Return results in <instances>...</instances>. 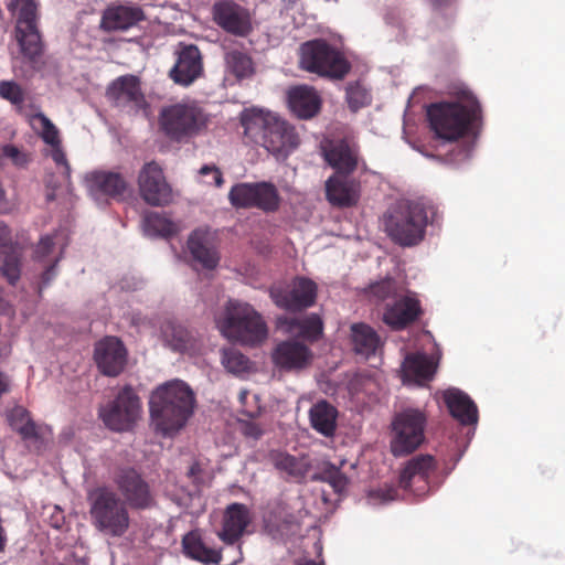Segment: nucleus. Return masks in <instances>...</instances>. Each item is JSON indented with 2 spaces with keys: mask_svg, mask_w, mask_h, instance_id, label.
Here are the masks:
<instances>
[{
  "mask_svg": "<svg viewBox=\"0 0 565 565\" xmlns=\"http://www.w3.org/2000/svg\"><path fill=\"white\" fill-rule=\"evenodd\" d=\"M54 236L45 235L41 237L33 252L34 262H44L45 258L53 252L54 248Z\"/></svg>",
  "mask_w": 565,
  "mask_h": 565,
  "instance_id": "obj_55",
  "label": "nucleus"
},
{
  "mask_svg": "<svg viewBox=\"0 0 565 565\" xmlns=\"http://www.w3.org/2000/svg\"><path fill=\"white\" fill-rule=\"evenodd\" d=\"M456 97L455 102H438L427 107L430 129L438 138L449 141L463 137L481 113L478 99L468 89H459Z\"/></svg>",
  "mask_w": 565,
  "mask_h": 565,
  "instance_id": "obj_3",
  "label": "nucleus"
},
{
  "mask_svg": "<svg viewBox=\"0 0 565 565\" xmlns=\"http://www.w3.org/2000/svg\"><path fill=\"white\" fill-rule=\"evenodd\" d=\"M6 542H7V537H6V534H4V530L0 525V553L4 550Z\"/></svg>",
  "mask_w": 565,
  "mask_h": 565,
  "instance_id": "obj_63",
  "label": "nucleus"
},
{
  "mask_svg": "<svg viewBox=\"0 0 565 565\" xmlns=\"http://www.w3.org/2000/svg\"><path fill=\"white\" fill-rule=\"evenodd\" d=\"M338 409L326 401L320 399V434L333 436L337 428Z\"/></svg>",
  "mask_w": 565,
  "mask_h": 565,
  "instance_id": "obj_48",
  "label": "nucleus"
},
{
  "mask_svg": "<svg viewBox=\"0 0 565 565\" xmlns=\"http://www.w3.org/2000/svg\"><path fill=\"white\" fill-rule=\"evenodd\" d=\"M188 249L192 258L206 269H214L220 262L218 252L214 245V234L207 228H198L188 239Z\"/></svg>",
  "mask_w": 565,
  "mask_h": 565,
  "instance_id": "obj_23",
  "label": "nucleus"
},
{
  "mask_svg": "<svg viewBox=\"0 0 565 565\" xmlns=\"http://www.w3.org/2000/svg\"><path fill=\"white\" fill-rule=\"evenodd\" d=\"M241 120L245 135L264 147L277 161H285L299 145L295 128L274 111L246 109Z\"/></svg>",
  "mask_w": 565,
  "mask_h": 565,
  "instance_id": "obj_1",
  "label": "nucleus"
},
{
  "mask_svg": "<svg viewBox=\"0 0 565 565\" xmlns=\"http://www.w3.org/2000/svg\"><path fill=\"white\" fill-rule=\"evenodd\" d=\"M61 257H55L53 262L44 269V271L41 275V282L39 286V292L41 294L42 289L47 287L51 281L55 278L57 271V264L60 262Z\"/></svg>",
  "mask_w": 565,
  "mask_h": 565,
  "instance_id": "obj_57",
  "label": "nucleus"
},
{
  "mask_svg": "<svg viewBox=\"0 0 565 565\" xmlns=\"http://www.w3.org/2000/svg\"><path fill=\"white\" fill-rule=\"evenodd\" d=\"M8 10L17 18L15 38L22 54L33 60L40 55L42 43L36 28V0H10Z\"/></svg>",
  "mask_w": 565,
  "mask_h": 565,
  "instance_id": "obj_8",
  "label": "nucleus"
},
{
  "mask_svg": "<svg viewBox=\"0 0 565 565\" xmlns=\"http://www.w3.org/2000/svg\"><path fill=\"white\" fill-rule=\"evenodd\" d=\"M426 214H387L384 226L393 242L402 246L418 244L425 233Z\"/></svg>",
  "mask_w": 565,
  "mask_h": 565,
  "instance_id": "obj_13",
  "label": "nucleus"
},
{
  "mask_svg": "<svg viewBox=\"0 0 565 565\" xmlns=\"http://www.w3.org/2000/svg\"><path fill=\"white\" fill-rule=\"evenodd\" d=\"M4 158H9L15 166H24L28 161L26 156L13 145L0 147Z\"/></svg>",
  "mask_w": 565,
  "mask_h": 565,
  "instance_id": "obj_56",
  "label": "nucleus"
},
{
  "mask_svg": "<svg viewBox=\"0 0 565 565\" xmlns=\"http://www.w3.org/2000/svg\"><path fill=\"white\" fill-rule=\"evenodd\" d=\"M269 459L277 470L296 480L302 479L311 466L307 456L295 457L282 451L270 452Z\"/></svg>",
  "mask_w": 565,
  "mask_h": 565,
  "instance_id": "obj_36",
  "label": "nucleus"
},
{
  "mask_svg": "<svg viewBox=\"0 0 565 565\" xmlns=\"http://www.w3.org/2000/svg\"><path fill=\"white\" fill-rule=\"evenodd\" d=\"M222 364L228 372L241 374L248 371L249 359L238 350L230 348L224 349L222 352Z\"/></svg>",
  "mask_w": 565,
  "mask_h": 565,
  "instance_id": "obj_47",
  "label": "nucleus"
},
{
  "mask_svg": "<svg viewBox=\"0 0 565 565\" xmlns=\"http://www.w3.org/2000/svg\"><path fill=\"white\" fill-rule=\"evenodd\" d=\"M107 96L118 106L139 110L145 106V96L138 78L126 75L114 81L107 89Z\"/></svg>",
  "mask_w": 565,
  "mask_h": 565,
  "instance_id": "obj_22",
  "label": "nucleus"
},
{
  "mask_svg": "<svg viewBox=\"0 0 565 565\" xmlns=\"http://www.w3.org/2000/svg\"><path fill=\"white\" fill-rule=\"evenodd\" d=\"M160 330L164 344L175 352H185L194 347L192 333L175 321H164Z\"/></svg>",
  "mask_w": 565,
  "mask_h": 565,
  "instance_id": "obj_35",
  "label": "nucleus"
},
{
  "mask_svg": "<svg viewBox=\"0 0 565 565\" xmlns=\"http://www.w3.org/2000/svg\"><path fill=\"white\" fill-rule=\"evenodd\" d=\"M159 129L170 140L186 142L204 131L209 115L195 100H182L161 108Z\"/></svg>",
  "mask_w": 565,
  "mask_h": 565,
  "instance_id": "obj_4",
  "label": "nucleus"
},
{
  "mask_svg": "<svg viewBox=\"0 0 565 565\" xmlns=\"http://www.w3.org/2000/svg\"><path fill=\"white\" fill-rule=\"evenodd\" d=\"M25 247L20 242L0 247V276L12 287L21 278Z\"/></svg>",
  "mask_w": 565,
  "mask_h": 565,
  "instance_id": "obj_29",
  "label": "nucleus"
},
{
  "mask_svg": "<svg viewBox=\"0 0 565 565\" xmlns=\"http://www.w3.org/2000/svg\"><path fill=\"white\" fill-rule=\"evenodd\" d=\"M274 303L286 311H301L313 305L316 284L307 278H296L288 285H276L270 288Z\"/></svg>",
  "mask_w": 565,
  "mask_h": 565,
  "instance_id": "obj_12",
  "label": "nucleus"
},
{
  "mask_svg": "<svg viewBox=\"0 0 565 565\" xmlns=\"http://www.w3.org/2000/svg\"><path fill=\"white\" fill-rule=\"evenodd\" d=\"M46 199H47L49 201L54 200V199H55V194H54L53 192H49V193L46 194Z\"/></svg>",
  "mask_w": 565,
  "mask_h": 565,
  "instance_id": "obj_64",
  "label": "nucleus"
},
{
  "mask_svg": "<svg viewBox=\"0 0 565 565\" xmlns=\"http://www.w3.org/2000/svg\"><path fill=\"white\" fill-rule=\"evenodd\" d=\"M226 71L233 74L237 79L250 77L254 74V64L246 53L232 50L225 54Z\"/></svg>",
  "mask_w": 565,
  "mask_h": 565,
  "instance_id": "obj_42",
  "label": "nucleus"
},
{
  "mask_svg": "<svg viewBox=\"0 0 565 565\" xmlns=\"http://www.w3.org/2000/svg\"><path fill=\"white\" fill-rule=\"evenodd\" d=\"M88 194L96 201L104 198L124 200L128 183L121 174L111 171H92L84 178Z\"/></svg>",
  "mask_w": 565,
  "mask_h": 565,
  "instance_id": "obj_19",
  "label": "nucleus"
},
{
  "mask_svg": "<svg viewBox=\"0 0 565 565\" xmlns=\"http://www.w3.org/2000/svg\"><path fill=\"white\" fill-rule=\"evenodd\" d=\"M29 122L46 146L50 143L56 145L61 140L58 129L42 111L31 115Z\"/></svg>",
  "mask_w": 565,
  "mask_h": 565,
  "instance_id": "obj_43",
  "label": "nucleus"
},
{
  "mask_svg": "<svg viewBox=\"0 0 565 565\" xmlns=\"http://www.w3.org/2000/svg\"><path fill=\"white\" fill-rule=\"evenodd\" d=\"M89 514L94 526L114 537L129 529L130 518L126 504L108 487H97L88 493Z\"/></svg>",
  "mask_w": 565,
  "mask_h": 565,
  "instance_id": "obj_6",
  "label": "nucleus"
},
{
  "mask_svg": "<svg viewBox=\"0 0 565 565\" xmlns=\"http://www.w3.org/2000/svg\"><path fill=\"white\" fill-rule=\"evenodd\" d=\"M372 384V377L365 373L354 372L348 374L347 388L351 396L365 391Z\"/></svg>",
  "mask_w": 565,
  "mask_h": 565,
  "instance_id": "obj_53",
  "label": "nucleus"
},
{
  "mask_svg": "<svg viewBox=\"0 0 565 565\" xmlns=\"http://www.w3.org/2000/svg\"><path fill=\"white\" fill-rule=\"evenodd\" d=\"M202 71V58L199 49L194 45H188L180 51L177 63L170 71V76L177 84L189 86L201 76Z\"/></svg>",
  "mask_w": 565,
  "mask_h": 565,
  "instance_id": "obj_26",
  "label": "nucleus"
},
{
  "mask_svg": "<svg viewBox=\"0 0 565 565\" xmlns=\"http://www.w3.org/2000/svg\"><path fill=\"white\" fill-rule=\"evenodd\" d=\"M15 241H12L11 238V231L10 228L0 222V247L4 244H14Z\"/></svg>",
  "mask_w": 565,
  "mask_h": 565,
  "instance_id": "obj_59",
  "label": "nucleus"
},
{
  "mask_svg": "<svg viewBox=\"0 0 565 565\" xmlns=\"http://www.w3.org/2000/svg\"><path fill=\"white\" fill-rule=\"evenodd\" d=\"M143 12L138 7H109L103 13L100 26L105 31H126L143 20Z\"/></svg>",
  "mask_w": 565,
  "mask_h": 565,
  "instance_id": "obj_28",
  "label": "nucleus"
},
{
  "mask_svg": "<svg viewBox=\"0 0 565 565\" xmlns=\"http://www.w3.org/2000/svg\"><path fill=\"white\" fill-rule=\"evenodd\" d=\"M333 140H354L350 127L341 121H333L328 125L323 137V145Z\"/></svg>",
  "mask_w": 565,
  "mask_h": 565,
  "instance_id": "obj_51",
  "label": "nucleus"
},
{
  "mask_svg": "<svg viewBox=\"0 0 565 565\" xmlns=\"http://www.w3.org/2000/svg\"><path fill=\"white\" fill-rule=\"evenodd\" d=\"M404 377L416 383L429 381L435 373V365L425 353H411L403 362Z\"/></svg>",
  "mask_w": 565,
  "mask_h": 565,
  "instance_id": "obj_37",
  "label": "nucleus"
},
{
  "mask_svg": "<svg viewBox=\"0 0 565 565\" xmlns=\"http://www.w3.org/2000/svg\"><path fill=\"white\" fill-rule=\"evenodd\" d=\"M270 356L273 364L285 372L302 370L312 361L310 349L297 340L279 342L273 349Z\"/></svg>",
  "mask_w": 565,
  "mask_h": 565,
  "instance_id": "obj_20",
  "label": "nucleus"
},
{
  "mask_svg": "<svg viewBox=\"0 0 565 565\" xmlns=\"http://www.w3.org/2000/svg\"><path fill=\"white\" fill-rule=\"evenodd\" d=\"M0 97L14 106H21L24 102V90L14 81L0 82Z\"/></svg>",
  "mask_w": 565,
  "mask_h": 565,
  "instance_id": "obj_50",
  "label": "nucleus"
},
{
  "mask_svg": "<svg viewBox=\"0 0 565 565\" xmlns=\"http://www.w3.org/2000/svg\"><path fill=\"white\" fill-rule=\"evenodd\" d=\"M320 481L327 482L337 495H340L345 490L349 482L340 468L329 462L320 463Z\"/></svg>",
  "mask_w": 565,
  "mask_h": 565,
  "instance_id": "obj_44",
  "label": "nucleus"
},
{
  "mask_svg": "<svg viewBox=\"0 0 565 565\" xmlns=\"http://www.w3.org/2000/svg\"><path fill=\"white\" fill-rule=\"evenodd\" d=\"M182 552L191 559L198 561L203 564L218 565L222 561L221 550L207 546L202 537L201 531L195 529L183 535Z\"/></svg>",
  "mask_w": 565,
  "mask_h": 565,
  "instance_id": "obj_30",
  "label": "nucleus"
},
{
  "mask_svg": "<svg viewBox=\"0 0 565 565\" xmlns=\"http://www.w3.org/2000/svg\"><path fill=\"white\" fill-rule=\"evenodd\" d=\"M298 66L305 72L318 73V40H309L299 46Z\"/></svg>",
  "mask_w": 565,
  "mask_h": 565,
  "instance_id": "obj_45",
  "label": "nucleus"
},
{
  "mask_svg": "<svg viewBox=\"0 0 565 565\" xmlns=\"http://www.w3.org/2000/svg\"><path fill=\"white\" fill-rule=\"evenodd\" d=\"M137 184L140 196L151 206L161 207L173 201V190L167 181L162 167L156 161L146 162L141 167Z\"/></svg>",
  "mask_w": 565,
  "mask_h": 565,
  "instance_id": "obj_11",
  "label": "nucleus"
},
{
  "mask_svg": "<svg viewBox=\"0 0 565 565\" xmlns=\"http://www.w3.org/2000/svg\"><path fill=\"white\" fill-rule=\"evenodd\" d=\"M168 214H145L142 230L149 237L169 238L181 231L180 224L170 220Z\"/></svg>",
  "mask_w": 565,
  "mask_h": 565,
  "instance_id": "obj_39",
  "label": "nucleus"
},
{
  "mask_svg": "<svg viewBox=\"0 0 565 565\" xmlns=\"http://www.w3.org/2000/svg\"><path fill=\"white\" fill-rule=\"evenodd\" d=\"M217 327L227 339L248 345L260 344L268 335L262 316L250 305L233 300L227 302Z\"/></svg>",
  "mask_w": 565,
  "mask_h": 565,
  "instance_id": "obj_5",
  "label": "nucleus"
},
{
  "mask_svg": "<svg viewBox=\"0 0 565 565\" xmlns=\"http://www.w3.org/2000/svg\"><path fill=\"white\" fill-rule=\"evenodd\" d=\"M437 469L436 460L430 455H418L409 459L399 473V487L414 495H426L429 490V477Z\"/></svg>",
  "mask_w": 565,
  "mask_h": 565,
  "instance_id": "obj_14",
  "label": "nucleus"
},
{
  "mask_svg": "<svg viewBox=\"0 0 565 565\" xmlns=\"http://www.w3.org/2000/svg\"><path fill=\"white\" fill-rule=\"evenodd\" d=\"M200 472H201L200 465H199L198 462H194V463L190 467V469H189V471H188V476H189V477H195V476H196L198 473H200Z\"/></svg>",
  "mask_w": 565,
  "mask_h": 565,
  "instance_id": "obj_62",
  "label": "nucleus"
},
{
  "mask_svg": "<svg viewBox=\"0 0 565 565\" xmlns=\"http://www.w3.org/2000/svg\"><path fill=\"white\" fill-rule=\"evenodd\" d=\"M290 111L300 119H308L318 113V93L309 85H296L286 92Z\"/></svg>",
  "mask_w": 565,
  "mask_h": 565,
  "instance_id": "obj_27",
  "label": "nucleus"
},
{
  "mask_svg": "<svg viewBox=\"0 0 565 565\" xmlns=\"http://www.w3.org/2000/svg\"><path fill=\"white\" fill-rule=\"evenodd\" d=\"M444 402L449 413L462 425H472L478 420V408L473 401L458 388H449L444 393Z\"/></svg>",
  "mask_w": 565,
  "mask_h": 565,
  "instance_id": "obj_31",
  "label": "nucleus"
},
{
  "mask_svg": "<svg viewBox=\"0 0 565 565\" xmlns=\"http://www.w3.org/2000/svg\"><path fill=\"white\" fill-rule=\"evenodd\" d=\"M406 292L405 286L392 277H386L369 285L365 289L367 299L375 305H385L394 301Z\"/></svg>",
  "mask_w": 565,
  "mask_h": 565,
  "instance_id": "obj_34",
  "label": "nucleus"
},
{
  "mask_svg": "<svg viewBox=\"0 0 565 565\" xmlns=\"http://www.w3.org/2000/svg\"><path fill=\"white\" fill-rule=\"evenodd\" d=\"M309 419L311 427L318 430V404H313L309 409Z\"/></svg>",
  "mask_w": 565,
  "mask_h": 565,
  "instance_id": "obj_60",
  "label": "nucleus"
},
{
  "mask_svg": "<svg viewBox=\"0 0 565 565\" xmlns=\"http://www.w3.org/2000/svg\"><path fill=\"white\" fill-rule=\"evenodd\" d=\"M140 398L129 385L122 387L115 399L100 407L99 417L106 427L114 431H128L139 419Z\"/></svg>",
  "mask_w": 565,
  "mask_h": 565,
  "instance_id": "obj_9",
  "label": "nucleus"
},
{
  "mask_svg": "<svg viewBox=\"0 0 565 565\" xmlns=\"http://www.w3.org/2000/svg\"><path fill=\"white\" fill-rule=\"evenodd\" d=\"M46 156L51 157L56 168L58 169L64 182L68 185L71 180V167L66 159L65 152L62 148V140H58L56 145L50 143L47 145V149L45 151Z\"/></svg>",
  "mask_w": 565,
  "mask_h": 565,
  "instance_id": "obj_49",
  "label": "nucleus"
},
{
  "mask_svg": "<svg viewBox=\"0 0 565 565\" xmlns=\"http://www.w3.org/2000/svg\"><path fill=\"white\" fill-rule=\"evenodd\" d=\"M320 150L334 174L350 175L356 170L360 149L354 140H333L320 145Z\"/></svg>",
  "mask_w": 565,
  "mask_h": 565,
  "instance_id": "obj_18",
  "label": "nucleus"
},
{
  "mask_svg": "<svg viewBox=\"0 0 565 565\" xmlns=\"http://www.w3.org/2000/svg\"><path fill=\"white\" fill-rule=\"evenodd\" d=\"M7 419L10 427L20 435L29 448L36 452L45 448L52 431L47 426L36 424L26 408L22 406L13 407L9 411Z\"/></svg>",
  "mask_w": 565,
  "mask_h": 565,
  "instance_id": "obj_15",
  "label": "nucleus"
},
{
  "mask_svg": "<svg viewBox=\"0 0 565 565\" xmlns=\"http://www.w3.org/2000/svg\"><path fill=\"white\" fill-rule=\"evenodd\" d=\"M200 182L205 185H213L221 188L224 183L223 174L221 170L215 166H203L199 170Z\"/></svg>",
  "mask_w": 565,
  "mask_h": 565,
  "instance_id": "obj_54",
  "label": "nucleus"
},
{
  "mask_svg": "<svg viewBox=\"0 0 565 565\" xmlns=\"http://www.w3.org/2000/svg\"><path fill=\"white\" fill-rule=\"evenodd\" d=\"M398 498V489L394 484H383L369 492V499L374 503H387Z\"/></svg>",
  "mask_w": 565,
  "mask_h": 565,
  "instance_id": "obj_52",
  "label": "nucleus"
},
{
  "mask_svg": "<svg viewBox=\"0 0 565 565\" xmlns=\"http://www.w3.org/2000/svg\"><path fill=\"white\" fill-rule=\"evenodd\" d=\"M427 417L416 408H406L397 413L392 420L390 447L395 457L415 451L424 441Z\"/></svg>",
  "mask_w": 565,
  "mask_h": 565,
  "instance_id": "obj_7",
  "label": "nucleus"
},
{
  "mask_svg": "<svg viewBox=\"0 0 565 565\" xmlns=\"http://www.w3.org/2000/svg\"><path fill=\"white\" fill-rule=\"evenodd\" d=\"M436 10L448 7L452 0H429Z\"/></svg>",
  "mask_w": 565,
  "mask_h": 565,
  "instance_id": "obj_61",
  "label": "nucleus"
},
{
  "mask_svg": "<svg viewBox=\"0 0 565 565\" xmlns=\"http://www.w3.org/2000/svg\"><path fill=\"white\" fill-rule=\"evenodd\" d=\"M347 177L334 174L326 182V195L333 206L350 207L358 200L355 185Z\"/></svg>",
  "mask_w": 565,
  "mask_h": 565,
  "instance_id": "obj_33",
  "label": "nucleus"
},
{
  "mask_svg": "<svg viewBox=\"0 0 565 565\" xmlns=\"http://www.w3.org/2000/svg\"><path fill=\"white\" fill-rule=\"evenodd\" d=\"M122 495V502L132 510H150L156 507V494L149 482L135 468H122L114 477Z\"/></svg>",
  "mask_w": 565,
  "mask_h": 565,
  "instance_id": "obj_10",
  "label": "nucleus"
},
{
  "mask_svg": "<svg viewBox=\"0 0 565 565\" xmlns=\"http://www.w3.org/2000/svg\"><path fill=\"white\" fill-rule=\"evenodd\" d=\"M351 70L352 64L344 53L332 47L326 39L320 36V77L343 81Z\"/></svg>",
  "mask_w": 565,
  "mask_h": 565,
  "instance_id": "obj_24",
  "label": "nucleus"
},
{
  "mask_svg": "<svg viewBox=\"0 0 565 565\" xmlns=\"http://www.w3.org/2000/svg\"><path fill=\"white\" fill-rule=\"evenodd\" d=\"M345 103L351 113H358L372 103L371 90L365 86L363 81L356 79L349 82L345 87Z\"/></svg>",
  "mask_w": 565,
  "mask_h": 565,
  "instance_id": "obj_41",
  "label": "nucleus"
},
{
  "mask_svg": "<svg viewBox=\"0 0 565 565\" xmlns=\"http://www.w3.org/2000/svg\"><path fill=\"white\" fill-rule=\"evenodd\" d=\"M127 349L117 337L107 335L96 342L94 361L102 374L109 377L120 375L127 365Z\"/></svg>",
  "mask_w": 565,
  "mask_h": 565,
  "instance_id": "obj_16",
  "label": "nucleus"
},
{
  "mask_svg": "<svg viewBox=\"0 0 565 565\" xmlns=\"http://www.w3.org/2000/svg\"><path fill=\"white\" fill-rule=\"evenodd\" d=\"M212 12L215 23L227 33L246 36L253 30L249 11L234 1L216 2Z\"/></svg>",
  "mask_w": 565,
  "mask_h": 565,
  "instance_id": "obj_17",
  "label": "nucleus"
},
{
  "mask_svg": "<svg viewBox=\"0 0 565 565\" xmlns=\"http://www.w3.org/2000/svg\"><path fill=\"white\" fill-rule=\"evenodd\" d=\"M252 521L249 509L243 503H232L224 512L223 529L218 537L227 545L235 544Z\"/></svg>",
  "mask_w": 565,
  "mask_h": 565,
  "instance_id": "obj_25",
  "label": "nucleus"
},
{
  "mask_svg": "<svg viewBox=\"0 0 565 565\" xmlns=\"http://www.w3.org/2000/svg\"><path fill=\"white\" fill-rule=\"evenodd\" d=\"M353 349L356 354L369 359L380 347V337L376 331L365 323H354L351 327Z\"/></svg>",
  "mask_w": 565,
  "mask_h": 565,
  "instance_id": "obj_38",
  "label": "nucleus"
},
{
  "mask_svg": "<svg viewBox=\"0 0 565 565\" xmlns=\"http://www.w3.org/2000/svg\"><path fill=\"white\" fill-rule=\"evenodd\" d=\"M254 182L234 184L228 192V200L235 209H252Z\"/></svg>",
  "mask_w": 565,
  "mask_h": 565,
  "instance_id": "obj_46",
  "label": "nucleus"
},
{
  "mask_svg": "<svg viewBox=\"0 0 565 565\" xmlns=\"http://www.w3.org/2000/svg\"><path fill=\"white\" fill-rule=\"evenodd\" d=\"M241 430L245 437L253 438L255 440L259 439L264 434L259 424L253 420H243L241 423Z\"/></svg>",
  "mask_w": 565,
  "mask_h": 565,
  "instance_id": "obj_58",
  "label": "nucleus"
},
{
  "mask_svg": "<svg viewBox=\"0 0 565 565\" xmlns=\"http://www.w3.org/2000/svg\"><path fill=\"white\" fill-rule=\"evenodd\" d=\"M149 404L156 428L163 435H171L184 427L192 416L195 396L186 383L173 380L159 386Z\"/></svg>",
  "mask_w": 565,
  "mask_h": 565,
  "instance_id": "obj_2",
  "label": "nucleus"
},
{
  "mask_svg": "<svg viewBox=\"0 0 565 565\" xmlns=\"http://www.w3.org/2000/svg\"><path fill=\"white\" fill-rule=\"evenodd\" d=\"M279 202L278 190L273 183L254 182L253 207L264 212H274L279 209Z\"/></svg>",
  "mask_w": 565,
  "mask_h": 565,
  "instance_id": "obj_40",
  "label": "nucleus"
},
{
  "mask_svg": "<svg viewBox=\"0 0 565 565\" xmlns=\"http://www.w3.org/2000/svg\"><path fill=\"white\" fill-rule=\"evenodd\" d=\"M422 315L420 302L406 292L387 303L383 312V322L394 330H402L416 321Z\"/></svg>",
  "mask_w": 565,
  "mask_h": 565,
  "instance_id": "obj_21",
  "label": "nucleus"
},
{
  "mask_svg": "<svg viewBox=\"0 0 565 565\" xmlns=\"http://www.w3.org/2000/svg\"><path fill=\"white\" fill-rule=\"evenodd\" d=\"M276 327L281 332L301 340L313 341L318 339V315L312 313L308 318H294L286 315L276 319Z\"/></svg>",
  "mask_w": 565,
  "mask_h": 565,
  "instance_id": "obj_32",
  "label": "nucleus"
}]
</instances>
